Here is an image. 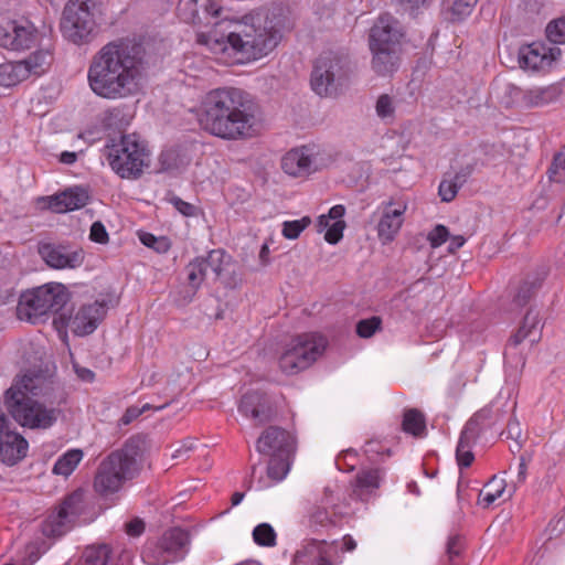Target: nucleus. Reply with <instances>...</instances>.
Instances as JSON below:
<instances>
[{"mask_svg":"<svg viewBox=\"0 0 565 565\" xmlns=\"http://www.w3.org/2000/svg\"><path fill=\"white\" fill-rule=\"evenodd\" d=\"M146 72L145 52L140 44L119 39L105 44L92 58L87 81L92 92L105 99L136 95Z\"/></svg>","mask_w":565,"mask_h":565,"instance_id":"nucleus-1","label":"nucleus"},{"mask_svg":"<svg viewBox=\"0 0 565 565\" xmlns=\"http://www.w3.org/2000/svg\"><path fill=\"white\" fill-rule=\"evenodd\" d=\"M256 113L255 103L243 89L218 87L202 96L195 115L204 132L224 141H241L255 135Z\"/></svg>","mask_w":565,"mask_h":565,"instance_id":"nucleus-2","label":"nucleus"},{"mask_svg":"<svg viewBox=\"0 0 565 565\" xmlns=\"http://www.w3.org/2000/svg\"><path fill=\"white\" fill-rule=\"evenodd\" d=\"M198 42L225 64H245L267 55L278 44V35L244 24L222 38L199 34Z\"/></svg>","mask_w":565,"mask_h":565,"instance_id":"nucleus-3","label":"nucleus"},{"mask_svg":"<svg viewBox=\"0 0 565 565\" xmlns=\"http://www.w3.org/2000/svg\"><path fill=\"white\" fill-rule=\"evenodd\" d=\"M38 380L25 375L15 381L6 392V404L11 416L21 426L46 429L56 422L60 412L34 398L38 396Z\"/></svg>","mask_w":565,"mask_h":565,"instance_id":"nucleus-4","label":"nucleus"},{"mask_svg":"<svg viewBox=\"0 0 565 565\" xmlns=\"http://www.w3.org/2000/svg\"><path fill=\"white\" fill-rule=\"evenodd\" d=\"M111 170L121 179L137 180L151 162L147 142L136 134L111 139L104 149Z\"/></svg>","mask_w":565,"mask_h":565,"instance_id":"nucleus-5","label":"nucleus"},{"mask_svg":"<svg viewBox=\"0 0 565 565\" xmlns=\"http://www.w3.org/2000/svg\"><path fill=\"white\" fill-rule=\"evenodd\" d=\"M140 447L136 440L108 455L99 465L94 480V489L102 497L118 492L122 484L132 479L138 470L137 460Z\"/></svg>","mask_w":565,"mask_h":565,"instance_id":"nucleus-6","label":"nucleus"},{"mask_svg":"<svg viewBox=\"0 0 565 565\" xmlns=\"http://www.w3.org/2000/svg\"><path fill=\"white\" fill-rule=\"evenodd\" d=\"M68 301L70 292L63 284H45L20 296L17 315L20 320L36 324L50 315H56L55 318H58Z\"/></svg>","mask_w":565,"mask_h":565,"instance_id":"nucleus-7","label":"nucleus"},{"mask_svg":"<svg viewBox=\"0 0 565 565\" xmlns=\"http://www.w3.org/2000/svg\"><path fill=\"white\" fill-rule=\"evenodd\" d=\"M326 347L327 340L321 334L311 332L297 335L279 355V370L287 375L298 374L311 366L322 355Z\"/></svg>","mask_w":565,"mask_h":565,"instance_id":"nucleus-8","label":"nucleus"},{"mask_svg":"<svg viewBox=\"0 0 565 565\" xmlns=\"http://www.w3.org/2000/svg\"><path fill=\"white\" fill-rule=\"evenodd\" d=\"M191 537L188 531L172 527L160 539L146 544L142 559L148 565H168L183 561L190 551Z\"/></svg>","mask_w":565,"mask_h":565,"instance_id":"nucleus-9","label":"nucleus"},{"mask_svg":"<svg viewBox=\"0 0 565 565\" xmlns=\"http://www.w3.org/2000/svg\"><path fill=\"white\" fill-rule=\"evenodd\" d=\"M349 73V60L332 52L320 55L312 74L311 87L321 97L335 96Z\"/></svg>","mask_w":565,"mask_h":565,"instance_id":"nucleus-10","label":"nucleus"},{"mask_svg":"<svg viewBox=\"0 0 565 565\" xmlns=\"http://www.w3.org/2000/svg\"><path fill=\"white\" fill-rule=\"evenodd\" d=\"M85 493L78 489L67 495L56 511L51 513L43 524V533L47 536L65 534L85 510Z\"/></svg>","mask_w":565,"mask_h":565,"instance_id":"nucleus-11","label":"nucleus"},{"mask_svg":"<svg viewBox=\"0 0 565 565\" xmlns=\"http://www.w3.org/2000/svg\"><path fill=\"white\" fill-rule=\"evenodd\" d=\"M232 257L223 249H213L206 256H200L190 262L186 267L188 284L193 294L201 287L202 282L211 273L214 279L221 277L223 271L231 265Z\"/></svg>","mask_w":565,"mask_h":565,"instance_id":"nucleus-12","label":"nucleus"},{"mask_svg":"<svg viewBox=\"0 0 565 565\" xmlns=\"http://www.w3.org/2000/svg\"><path fill=\"white\" fill-rule=\"evenodd\" d=\"M38 254L47 267L55 270H74L85 260L83 248L55 242H40Z\"/></svg>","mask_w":565,"mask_h":565,"instance_id":"nucleus-13","label":"nucleus"},{"mask_svg":"<svg viewBox=\"0 0 565 565\" xmlns=\"http://www.w3.org/2000/svg\"><path fill=\"white\" fill-rule=\"evenodd\" d=\"M106 315V306L104 302L94 301L82 306L74 316L67 312L60 313L58 318H54V323L62 327H68L77 335H87L93 333L99 322Z\"/></svg>","mask_w":565,"mask_h":565,"instance_id":"nucleus-14","label":"nucleus"},{"mask_svg":"<svg viewBox=\"0 0 565 565\" xmlns=\"http://www.w3.org/2000/svg\"><path fill=\"white\" fill-rule=\"evenodd\" d=\"M408 203L404 198H392L382 202L377 207L380 218L377 222V236L383 244L394 241L403 223Z\"/></svg>","mask_w":565,"mask_h":565,"instance_id":"nucleus-15","label":"nucleus"},{"mask_svg":"<svg viewBox=\"0 0 565 565\" xmlns=\"http://www.w3.org/2000/svg\"><path fill=\"white\" fill-rule=\"evenodd\" d=\"M62 28L74 43L84 41L95 28L88 4L86 2L68 3L63 11Z\"/></svg>","mask_w":565,"mask_h":565,"instance_id":"nucleus-16","label":"nucleus"},{"mask_svg":"<svg viewBox=\"0 0 565 565\" xmlns=\"http://www.w3.org/2000/svg\"><path fill=\"white\" fill-rule=\"evenodd\" d=\"M39 31L29 20L8 21L0 24V46L11 51H25L39 41Z\"/></svg>","mask_w":565,"mask_h":565,"instance_id":"nucleus-17","label":"nucleus"},{"mask_svg":"<svg viewBox=\"0 0 565 565\" xmlns=\"http://www.w3.org/2000/svg\"><path fill=\"white\" fill-rule=\"evenodd\" d=\"M256 449L259 454L268 456H295L297 440L286 429L269 426L257 439Z\"/></svg>","mask_w":565,"mask_h":565,"instance_id":"nucleus-18","label":"nucleus"},{"mask_svg":"<svg viewBox=\"0 0 565 565\" xmlns=\"http://www.w3.org/2000/svg\"><path fill=\"white\" fill-rule=\"evenodd\" d=\"M491 408L484 407L477 412L465 425L456 448L458 465L463 468L470 467L475 457L471 445L479 435L480 426L490 418Z\"/></svg>","mask_w":565,"mask_h":565,"instance_id":"nucleus-19","label":"nucleus"},{"mask_svg":"<svg viewBox=\"0 0 565 565\" xmlns=\"http://www.w3.org/2000/svg\"><path fill=\"white\" fill-rule=\"evenodd\" d=\"M558 54V49L533 42L520 47L518 61L521 68L537 72L550 67Z\"/></svg>","mask_w":565,"mask_h":565,"instance_id":"nucleus-20","label":"nucleus"},{"mask_svg":"<svg viewBox=\"0 0 565 565\" xmlns=\"http://www.w3.org/2000/svg\"><path fill=\"white\" fill-rule=\"evenodd\" d=\"M403 33L399 22L391 14L381 15L370 32V46L398 47Z\"/></svg>","mask_w":565,"mask_h":565,"instance_id":"nucleus-21","label":"nucleus"},{"mask_svg":"<svg viewBox=\"0 0 565 565\" xmlns=\"http://www.w3.org/2000/svg\"><path fill=\"white\" fill-rule=\"evenodd\" d=\"M339 498L334 495L329 488L324 489L323 497L319 503L315 504L309 513L311 526H329L335 523L338 516L342 513L339 510Z\"/></svg>","mask_w":565,"mask_h":565,"instance_id":"nucleus-22","label":"nucleus"},{"mask_svg":"<svg viewBox=\"0 0 565 565\" xmlns=\"http://www.w3.org/2000/svg\"><path fill=\"white\" fill-rule=\"evenodd\" d=\"M282 170L292 177H306L316 171L313 151L309 147L295 148L281 159Z\"/></svg>","mask_w":565,"mask_h":565,"instance_id":"nucleus-23","label":"nucleus"},{"mask_svg":"<svg viewBox=\"0 0 565 565\" xmlns=\"http://www.w3.org/2000/svg\"><path fill=\"white\" fill-rule=\"evenodd\" d=\"M239 412L257 420L259 424L269 422L275 415V411L268 397L260 392H248L244 394L241 399Z\"/></svg>","mask_w":565,"mask_h":565,"instance_id":"nucleus-24","label":"nucleus"},{"mask_svg":"<svg viewBox=\"0 0 565 565\" xmlns=\"http://www.w3.org/2000/svg\"><path fill=\"white\" fill-rule=\"evenodd\" d=\"M28 451V441L18 433L6 428L0 430V459L8 466L22 460Z\"/></svg>","mask_w":565,"mask_h":565,"instance_id":"nucleus-25","label":"nucleus"},{"mask_svg":"<svg viewBox=\"0 0 565 565\" xmlns=\"http://www.w3.org/2000/svg\"><path fill=\"white\" fill-rule=\"evenodd\" d=\"M88 199L89 195L85 189L75 186L49 196L47 206L55 213H66L85 206Z\"/></svg>","mask_w":565,"mask_h":565,"instance_id":"nucleus-26","label":"nucleus"},{"mask_svg":"<svg viewBox=\"0 0 565 565\" xmlns=\"http://www.w3.org/2000/svg\"><path fill=\"white\" fill-rule=\"evenodd\" d=\"M372 52V70L379 76L392 75L399 66V49L370 46Z\"/></svg>","mask_w":565,"mask_h":565,"instance_id":"nucleus-27","label":"nucleus"},{"mask_svg":"<svg viewBox=\"0 0 565 565\" xmlns=\"http://www.w3.org/2000/svg\"><path fill=\"white\" fill-rule=\"evenodd\" d=\"M561 94L562 89L558 84L536 86L524 90L522 102L527 107H543L556 102Z\"/></svg>","mask_w":565,"mask_h":565,"instance_id":"nucleus-28","label":"nucleus"},{"mask_svg":"<svg viewBox=\"0 0 565 565\" xmlns=\"http://www.w3.org/2000/svg\"><path fill=\"white\" fill-rule=\"evenodd\" d=\"M267 467V479L260 478L257 481L256 489L263 490L281 481L288 473L290 462L294 456H270Z\"/></svg>","mask_w":565,"mask_h":565,"instance_id":"nucleus-29","label":"nucleus"},{"mask_svg":"<svg viewBox=\"0 0 565 565\" xmlns=\"http://www.w3.org/2000/svg\"><path fill=\"white\" fill-rule=\"evenodd\" d=\"M382 475L380 469H366L360 471L354 481L353 495L362 501L367 500L370 494L380 487Z\"/></svg>","mask_w":565,"mask_h":565,"instance_id":"nucleus-30","label":"nucleus"},{"mask_svg":"<svg viewBox=\"0 0 565 565\" xmlns=\"http://www.w3.org/2000/svg\"><path fill=\"white\" fill-rule=\"evenodd\" d=\"M541 320L537 313H534L533 310H529L524 317L523 324L518 330L515 334H513L509 342L516 347L525 339H529L532 343H535L541 338Z\"/></svg>","mask_w":565,"mask_h":565,"instance_id":"nucleus-31","label":"nucleus"},{"mask_svg":"<svg viewBox=\"0 0 565 565\" xmlns=\"http://www.w3.org/2000/svg\"><path fill=\"white\" fill-rule=\"evenodd\" d=\"M345 214V207L342 204H337L329 210V216L333 220L332 224L326 231L324 239L329 244H337L343 237V231L347 226L342 217Z\"/></svg>","mask_w":565,"mask_h":565,"instance_id":"nucleus-32","label":"nucleus"},{"mask_svg":"<svg viewBox=\"0 0 565 565\" xmlns=\"http://www.w3.org/2000/svg\"><path fill=\"white\" fill-rule=\"evenodd\" d=\"M1 84L13 86L30 76V68H26L23 60L0 66Z\"/></svg>","mask_w":565,"mask_h":565,"instance_id":"nucleus-33","label":"nucleus"},{"mask_svg":"<svg viewBox=\"0 0 565 565\" xmlns=\"http://www.w3.org/2000/svg\"><path fill=\"white\" fill-rule=\"evenodd\" d=\"M84 454L81 449H70L63 454L53 466V473L68 477L82 461Z\"/></svg>","mask_w":565,"mask_h":565,"instance_id":"nucleus-34","label":"nucleus"},{"mask_svg":"<svg viewBox=\"0 0 565 565\" xmlns=\"http://www.w3.org/2000/svg\"><path fill=\"white\" fill-rule=\"evenodd\" d=\"M505 490V481L497 478L495 476L486 484L484 489L479 493V503L483 508L493 504L499 498L502 497Z\"/></svg>","mask_w":565,"mask_h":565,"instance_id":"nucleus-35","label":"nucleus"},{"mask_svg":"<svg viewBox=\"0 0 565 565\" xmlns=\"http://www.w3.org/2000/svg\"><path fill=\"white\" fill-rule=\"evenodd\" d=\"M478 0H445V9L451 21H461L472 12Z\"/></svg>","mask_w":565,"mask_h":565,"instance_id":"nucleus-36","label":"nucleus"},{"mask_svg":"<svg viewBox=\"0 0 565 565\" xmlns=\"http://www.w3.org/2000/svg\"><path fill=\"white\" fill-rule=\"evenodd\" d=\"M403 430L414 436H420L426 429L425 417L422 412L416 408L407 409L404 413L402 423Z\"/></svg>","mask_w":565,"mask_h":565,"instance_id":"nucleus-37","label":"nucleus"},{"mask_svg":"<svg viewBox=\"0 0 565 565\" xmlns=\"http://www.w3.org/2000/svg\"><path fill=\"white\" fill-rule=\"evenodd\" d=\"M52 55L49 50H38L28 58L23 60L26 68H30V75H41L51 64Z\"/></svg>","mask_w":565,"mask_h":565,"instance_id":"nucleus-38","label":"nucleus"},{"mask_svg":"<svg viewBox=\"0 0 565 565\" xmlns=\"http://www.w3.org/2000/svg\"><path fill=\"white\" fill-rule=\"evenodd\" d=\"M324 545V542L319 541H312L308 543L306 546H303L301 550L297 551L295 554V562L297 564H305L306 557L312 556L315 559H319L318 565H332L330 561L326 559L322 556V547Z\"/></svg>","mask_w":565,"mask_h":565,"instance_id":"nucleus-39","label":"nucleus"},{"mask_svg":"<svg viewBox=\"0 0 565 565\" xmlns=\"http://www.w3.org/2000/svg\"><path fill=\"white\" fill-rule=\"evenodd\" d=\"M542 280L541 277L526 278L518 288L513 301L520 307L525 306L541 287Z\"/></svg>","mask_w":565,"mask_h":565,"instance_id":"nucleus-40","label":"nucleus"},{"mask_svg":"<svg viewBox=\"0 0 565 565\" xmlns=\"http://www.w3.org/2000/svg\"><path fill=\"white\" fill-rule=\"evenodd\" d=\"M253 540L259 546L273 547L277 543V534L268 523H260L253 530Z\"/></svg>","mask_w":565,"mask_h":565,"instance_id":"nucleus-41","label":"nucleus"},{"mask_svg":"<svg viewBox=\"0 0 565 565\" xmlns=\"http://www.w3.org/2000/svg\"><path fill=\"white\" fill-rule=\"evenodd\" d=\"M109 548L106 545L88 547L85 550L81 565H106L108 562Z\"/></svg>","mask_w":565,"mask_h":565,"instance_id":"nucleus-42","label":"nucleus"},{"mask_svg":"<svg viewBox=\"0 0 565 565\" xmlns=\"http://www.w3.org/2000/svg\"><path fill=\"white\" fill-rule=\"evenodd\" d=\"M311 223L309 216H303L300 220L286 221L282 223V235L288 239H296Z\"/></svg>","mask_w":565,"mask_h":565,"instance_id":"nucleus-43","label":"nucleus"},{"mask_svg":"<svg viewBox=\"0 0 565 565\" xmlns=\"http://www.w3.org/2000/svg\"><path fill=\"white\" fill-rule=\"evenodd\" d=\"M382 320L380 317L362 319L356 323V333L360 338L369 339L381 329Z\"/></svg>","mask_w":565,"mask_h":565,"instance_id":"nucleus-44","label":"nucleus"},{"mask_svg":"<svg viewBox=\"0 0 565 565\" xmlns=\"http://www.w3.org/2000/svg\"><path fill=\"white\" fill-rule=\"evenodd\" d=\"M548 173L552 181L565 182V146L562 151L554 156Z\"/></svg>","mask_w":565,"mask_h":565,"instance_id":"nucleus-45","label":"nucleus"},{"mask_svg":"<svg viewBox=\"0 0 565 565\" xmlns=\"http://www.w3.org/2000/svg\"><path fill=\"white\" fill-rule=\"evenodd\" d=\"M375 111L381 119H392L395 114L394 98L387 94L380 95L375 104Z\"/></svg>","mask_w":565,"mask_h":565,"instance_id":"nucleus-46","label":"nucleus"},{"mask_svg":"<svg viewBox=\"0 0 565 565\" xmlns=\"http://www.w3.org/2000/svg\"><path fill=\"white\" fill-rule=\"evenodd\" d=\"M546 36L553 43L565 44V17L547 24Z\"/></svg>","mask_w":565,"mask_h":565,"instance_id":"nucleus-47","label":"nucleus"},{"mask_svg":"<svg viewBox=\"0 0 565 565\" xmlns=\"http://www.w3.org/2000/svg\"><path fill=\"white\" fill-rule=\"evenodd\" d=\"M402 10L416 18L427 10L435 0H397Z\"/></svg>","mask_w":565,"mask_h":565,"instance_id":"nucleus-48","label":"nucleus"},{"mask_svg":"<svg viewBox=\"0 0 565 565\" xmlns=\"http://www.w3.org/2000/svg\"><path fill=\"white\" fill-rule=\"evenodd\" d=\"M449 237L448 228L444 225H436L428 234L427 239L433 248L441 246Z\"/></svg>","mask_w":565,"mask_h":565,"instance_id":"nucleus-49","label":"nucleus"},{"mask_svg":"<svg viewBox=\"0 0 565 565\" xmlns=\"http://www.w3.org/2000/svg\"><path fill=\"white\" fill-rule=\"evenodd\" d=\"M459 191V183L443 180L438 188V194L443 202H451Z\"/></svg>","mask_w":565,"mask_h":565,"instance_id":"nucleus-50","label":"nucleus"},{"mask_svg":"<svg viewBox=\"0 0 565 565\" xmlns=\"http://www.w3.org/2000/svg\"><path fill=\"white\" fill-rule=\"evenodd\" d=\"M516 443V449L521 448L522 428L521 424L516 418H511L508 423L507 429L502 433Z\"/></svg>","mask_w":565,"mask_h":565,"instance_id":"nucleus-51","label":"nucleus"},{"mask_svg":"<svg viewBox=\"0 0 565 565\" xmlns=\"http://www.w3.org/2000/svg\"><path fill=\"white\" fill-rule=\"evenodd\" d=\"M169 202L175 207L177 211H179L182 215L184 216H194L195 215V212H196V207L191 204V203H188L185 201H183L181 198L177 196V195H172L170 199H169Z\"/></svg>","mask_w":565,"mask_h":565,"instance_id":"nucleus-52","label":"nucleus"},{"mask_svg":"<svg viewBox=\"0 0 565 565\" xmlns=\"http://www.w3.org/2000/svg\"><path fill=\"white\" fill-rule=\"evenodd\" d=\"M152 406L150 404H145L142 407L131 406L126 409L124 415L120 418V424L128 425L136 418H138L143 412L151 409Z\"/></svg>","mask_w":565,"mask_h":565,"instance_id":"nucleus-53","label":"nucleus"},{"mask_svg":"<svg viewBox=\"0 0 565 565\" xmlns=\"http://www.w3.org/2000/svg\"><path fill=\"white\" fill-rule=\"evenodd\" d=\"M462 550V539L459 535L450 536L447 542V555L449 561L452 562L455 557L460 555Z\"/></svg>","mask_w":565,"mask_h":565,"instance_id":"nucleus-54","label":"nucleus"},{"mask_svg":"<svg viewBox=\"0 0 565 565\" xmlns=\"http://www.w3.org/2000/svg\"><path fill=\"white\" fill-rule=\"evenodd\" d=\"M89 237L93 242L105 244L108 241V233L100 222L93 223Z\"/></svg>","mask_w":565,"mask_h":565,"instance_id":"nucleus-55","label":"nucleus"},{"mask_svg":"<svg viewBox=\"0 0 565 565\" xmlns=\"http://www.w3.org/2000/svg\"><path fill=\"white\" fill-rule=\"evenodd\" d=\"M145 531V523L140 519H134L126 524V532L130 536H139Z\"/></svg>","mask_w":565,"mask_h":565,"instance_id":"nucleus-56","label":"nucleus"},{"mask_svg":"<svg viewBox=\"0 0 565 565\" xmlns=\"http://www.w3.org/2000/svg\"><path fill=\"white\" fill-rule=\"evenodd\" d=\"M74 370H75V373L78 376V379H81L84 382L90 383L95 379V373L87 367L81 366L78 364H74Z\"/></svg>","mask_w":565,"mask_h":565,"instance_id":"nucleus-57","label":"nucleus"},{"mask_svg":"<svg viewBox=\"0 0 565 565\" xmlns=\"http://www.w3.org/2000/svg\"><path fill=\"white\" fill-rule=\"evenodd\" d=\"M332 221L333 220L329 216V213L320 215L318 217L317 224H316L317 231L319 233L326 232L329 228V226L332 224Z\"/></svg>","mask_w":565,"mask_h":565,"instance_id":"nucleus-58","label":"nucleus"},{"mask_svg":"<svg viewBox=\"0 0 565 565\" xmlns=\"http://www.w3.org/2000/svg\"><path fill=\"white\" fill-rule=\"evenodd\" d=\"M204 9L212 17H218L222 11V7L215 0H206Z\"/></svg>","mask_w":565,"mask_h":565,"instance_id":"nucleus-59","label":"nucleus"},{"mask_svg":"<svg viewBox=\"0 0 565 565\" xmlns=\"http://www.w3.org/2000/svg\"><path fill=\"white\" fill-rule=\"evenodd\" d=\"M466 243V238L462 235L452 236L448 246L449 253H455L461 248Z\"/></svg>","mask_w":565,"mask_h":565,"instance_id":"nucleus-60","label":"nucleus"},{"mask_svg":"<svg viewBox=\"0 0 565 565\" xmlns=\"http://www.w3.org/2000/svg\"><path fill=\"white\" fill-rule=\"evenodd\" d=\"M63 164H73L77 160V153L73 151H63L58 158Z\"/></svg>","mask_w":565,"mask_h":565,"instance_id":"nucleus-61","label":"nucleus"},{"mask_svg":"<svg viewBox=\"0 0 565 565\" xmlns=\"http://www.w3.org/2000/svg\"><path fill=\"white\" fill-rule=\"evenodd\" d=\"M527 465L526 460L523 456L520 457V462L518 467V482H524L526 478Z\"/></svg>","mask_w":565,"mask_h":565,"instance_id":"nucleus-62","label":"nucleus"},{"mask_svg":"<svg viewBox=\"0 0 565 565\" xmlns=\"http://www.w3.org/2000/svg\"><path fill=\"white\" fill-rule=\"evenodd\" d=\"M140 241L142 242L143 245L152 247L157 242V238L150 233H143L140 235Z\"/></svg>","mask_w":565,"mask_h":565,"instance_id":"nucleus-63","label":"nucleus"},{"mask_svg":"<svg viewBox=\"0 0 565 565\" xmlns=\"http://www.w3.org/2000/svg\"><path fill=\"white\" fill-rule=\"evenodd\" d=\"M343 545L345 551L352 552L356 547V542L350 535H345L343 537Z\"/></svg>","mask_w":565,"mask_h":565,"instance_id":"nucleus-64","label":"nucleus"}]
</instances>
